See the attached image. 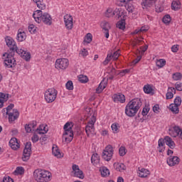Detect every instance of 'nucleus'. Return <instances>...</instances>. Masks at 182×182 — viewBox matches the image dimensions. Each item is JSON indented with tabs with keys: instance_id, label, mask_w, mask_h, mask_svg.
I'll return each mask as SVG.
<instances>
[{
	"instance_id": "nucleus-1",
	"label": "nucleus",
	"mask_w": 182,
	"mask_h": 182,
	"mask_svg": "<svg viewBox=\"0 0 182 182\" xmlns=\"http://www.w3.org/2000/svg\"><path fill=\"white\" fill-rule=\"evenodd\" d=\"M11 52L10 53H5L3 56H6V59L4 60V65L6 68H14L15 65H16V61L15 60V58L14 56H15V52L18 53V55H20L22 58L23 56V53H25V50L22 49H18V46L14 45V48H10Z\"/></svg>"
},
{
	"instance_id": "nucleus-2",
	"label": "nucleus",
	"mask_w": 182,
	"mask_h": 182,
	"mask_svg": "<svg viewBox=\"0 0 182 182\" xmlns=\"http://www.w3.org/2000/svg\"><path fill=\"white\" fill-rule=\"evenodd\" d=\"M143 103L139 98L134 99L129 102L125 108V114L129 117H134L139 112Z\"/></svg>"
},
{
	"instance_id": "nucleus-3",
	"label": "nucleus",
	"mask_w": 182,
	"mask_h": 182,
	"mask_svg": "<svg viewBox=\"0 0 182 182\" xmlns=\"http://www.w3.org/2000/svg\"><path fill=\"white\" fill-rule=\"evenodd\" d=\"M33 18L35 19L37 23L43 22L45 25H52V16H50V14L48 13L43 14L41 10H36L34 11L33 14Z\"/></svg>"
},
{
	"instance_id": "nucleus-4",
	"label": "nucleus",
	"mask_w": 182,
	"mask_h": 182,
	"mask_svg": "<svg viewBox=\"0 0 182 182\" xmlns=\"http://www.w3.org/2000/svg\"><path fill=\"white\" fill-rule=\"evenodd\" d=\"M33 176L36 181L38 182H48L50 180V173L48 171L36 169Z\"/></svg>"
},
{
	"instance_id": "nucleus-5",
	"label": "nucleus",
	"mask_w": 182,
	"mask_h": 182,
	"mask_svg": "<svg viewBox=\"0 0 182 182\" xmlns=\"http://www.w3.org/2000/svg\"><path fill=\"white\" fill-rule=\"evenodd\" d=\"M14 104H10L6 108V114H8L9 116V122L10 123H12V122H15L16 120V119H18L19 117V111H18V109H14ZM12 112H10L11 110H12Z\"/></svg>"
},
{
	"instance_id": "nucleus-6",
	"label": "nucleus",
	"mask_w": 182,
	"mask_h": 182,
	"mask_svg": "<svg viewBox=\"0 0 182 182\" xmlns=\"http://www.w3.org/2000/svg\"><path fill=\"white\" fill-rule=\"evenodd\" d=\"M58 90L55 88H48L44 94L45 100L47 103H53L56 100Z\"/></svg>"
},
{
	"instance_id": "nucleus-7",
	"label": "nucleus",
	"mask_w": 182,
	"mask_h": 182,
	"mask_svg": "<svg viewBox=\"0 0 182 182\" xmlns=\"http://www.w3.org/2000/svg\"><path fill=\"white\" fill-rule=\"evenodd\" d=\"M95 123H96V117L92 115L87 125L85 127V132L87 137H89L90 134H95Z\"/></svg>"
},
{
	"instance_id": "nucleus-8",
	"label": "nucleus",
	"mask_w": 182,
	"mask_h": 182,
	"mask_svg": "<svg viewBox=\"0 0 182 182\" xmlns=\"http://www.w3.org/2000/svg\"><path fill=\"white\" fill-rule=\"evenodd\" d=\"M32 144L31 142H26L25 149L23 151L22 160L23 161H28L31 159V154L32 153Z\"/></svg>"
},
{
	"instance_id": "nucleus-9",
	"label": "nucleus",
	"mask_w": 182,
	"mask_h": 182,
	"mask_svg": "<svg viewBox=\"0 0 182 182\" xmlns=\"http://www.w3.org/2000/svg\"><path fill=\"white\" fill-rule=\"evenodd\" d=\"M113 146L112 145L107 146L102 152V159L105 161H110L112 157H113Z\"/></svg>"
},
{
	"instance_id": "nucleus-10",
	"label": "nucleus",
	"mask_w": 182,
	"mask_h": 182,
	"mask_svg": "<svg viewBox=\"0 0 182 182\" xmlns=\"http://www.w3.org/2000/svg\"><path fill=\"white\" fill-rule=\"evenodd\" d=\"M69 66V60L66 58H60L55 61L56 69L65 70Z\"/></svg>"
},
{
	"instance_id": "nucleus-11",
	"label": "nucleus",
	"mask_w": 182,
	"mask_h": 182,
	"mask_svg": "<svg viewBox=\"0 0 182 182\" xmlns=\"http://www.w3.org/2000/svg\"><path fill=\"white\" fill-rule=\"evenodd\" d=\"M73 173V177H77L78 178H80L81 180H83L85 178V174H83V171L80 170L79 168V166L76 164H73L72 166Z\"/></svg>"
},
{
	"instance_id": "nucleus-12",
	"label": "nucleus",
	"mask_w": 182,
	"mask_h": 182,
	"mask_svg": "<svg viewBox=\"0 0 182 182\" xmlns=\"http://www.w3.org/2000/svg\"><path fill=\"white\" fill-rule=\"evenodd\" d=\"M64 22L65 28L70 31L73 28V18L70 14H66L64 16Z\"/></svg>"
},
{
	"instance_id": "nucleus-13",
	"label": "nucleus",
	"mask_w": 182,
	"mask_h": 182,
	"mask_svg": "<svg viewBox=\"0 0 182 182\" xmlns=\"http://www.w3.org/2000/svg\"><path fill=\"white\" fill-rule=\"evenodd\" d=\"M63 140H65V143H70L73 140V131H65L63 135Z\"/></svg>"
},
{
	"instance_id": "nucleus-14",
	"label": "nucleus",
	"mask_w": 182,
	"mask_h": 182,
	"mask_svg": "<svg viewBox=\"0 0 182 182\" xmlns=\"http://www.w3.org/2000/svg\"><path fill=\"white\" fill-rule=\"evenodd\" d=\"M114 15L117 16V18H122V19H126V16H127V13L122 8H117L114 9Z\"/></svg>"
},
{
	"instance_id": "nucleus-15",
	"label": "nucleus",
	"mask_w": 182,
	"mask_h": 182,
	"mask_svg": "<svg viewBox=\"0 0 182 182\" xmlns=\"http://www.w3.org/2000/svg\"><path fill=\"white\" fill-rule=\"evenodd\" d=\"M180 163V158L178 156H173L172 158L167 159V164L170 166V167H173V166H177Z\"/></svg>"
},
{
	"instance_id": "nucleus-16",
	"label": "nucleus",
	"mask_w": 182,
	"mask_h": 182,
	"mask_svg": "<svg viewBox=\"0 0 182 182\" xmlns=\"http://www.w3.org/2000/svg\"><path fill=\"white\" fill-rule=\"evenodd\" d=\"M46 127H41V128H37L36 129V132L38 134H43L42 136H41L40 139L42 140V141H46L48 136H46V135H45L46 133H48V131H46Z\"/></svg>"
},
{
	"instance_id": "nucleus-17",
	"label": "nucleus",
	"mask_w": 182,
	"mask_h": 182,
	"mask_svg": "<svg viewBox=\"0 0 182 182\" xmlns=\"http://www.w3.org/2000/svg\"><path fill=\"white\" fill-rule=\"evenodd\" d=\"M113 100L115 103H124L126 102V97L123 94H115L113 96Z\"/></svg>"
},
{
	"instance_id": "nucleus-18",
	"label": "nucleus",
	"mask_w": 182,
	"mask_h": 182,
	"mask_svg": "<svg viewBox=\"0 0 182 182\" xmlns=\"http://www.w3.org/2000/svg\"><path fill=\"white\" fill-rule=\"evenodd\" d=\"M9 146L13 150H18L21 147V144L18 143L16 138H11L9 141Z\"/></svg>"
},
{
	"instance_id": "nucleus-19",
	"label": "nucleus",
	"mask_w": 182,
	"mask_h": 182,
	"mask_svg": "<svg viewBox=\"0 0 182 182\" xmlns=\"http://www.w3.org/2000/svg\"><path fill=\"white\" fill-rule=\"evenodd\" d=\"M154 5V1L153 0H142L141 6L143 9H149Z\"/></svg>"
},
{
	"instance_id": "nucleus-20",
	"label": "nucleus",
	"mask_w": 182,
	"mask_h": 182,
	"mask_svg": "<svg viewBox=\"0 0 182 182\" xmlns=\"http://www.w3.org/2000/svg\"><path fill=\"white\" fill-rule=\"evenodd\" d=\"M107 86V81H105V79H103L100 83L99 86L96 88V93H102V92L106 89Z\"/></svg>"
},
{
	"instance_id": "nucleus-21",
	"label": "nucleus",
	"mask_w": 182,
	"mask_h": 182,
	"mask_svg": "<svg viewBox=\"0 0 182 182\" xmlns=\"http://www.w3.org/2000/svg\"><path fill=\"white\" fill-rule=\"evenodd\" d=\"M164 140L166 146H168V147H170L171 149H173L176 147V143L174 142V141H173L171 137L166 136H165Z\"/></svg>"
},
{
	"instance_id": "nucleus-22",
	"label": "nucleus",
	"mask_w": 182,
	"mask_h": 182,
	"mask_svg": "<svg viewBox=\"0 0 182 182\" xmlns=\"http://www.w3.org/2000/svg\"><path fill=\"white\" fill-rule=\"evenodd\" d=\"M164 140L166 146H168V147H170L171 149H173L176 147V143L174 142V141H173L171 137L166 136H165Z\"/></svg>"
},
{
	"instance_id": "nucleus-23",
	"label": "nucleus",
	"mask_w": 182,
	"mask_h": 182,
	"mask_svg": "<svg viewBox=\"0 0 182 182\" xmlns=\"http://www.w3.org/2000/svg\"><path fill=\"white\" fill-rule=\"evenodd\" d=\"M164 140L166 146H168V147H170L171 149H173L176 147V143L174 142V141H173L171 137L166 136H165Z\"/></svg>"
},
{
	"instance_id": "nucleus-24",
	"label": "nucleus",
	"mask_w": 182,
	"mask_h": 182,
	"mask_svg": "<svg viewBox=\"0 0 182 182\" xmlns=\"http://www.w3.org/2000/svg\"><path fill=\"white\" fill-rule=\"evenodd\" d=\"M173 93H174V94H173ZM174 95H176V88H174L173 87H169L168 88V92L166 95V100H168L170 99H173Z\"/></svg>"
},
{
	"instance_id": "nucleus-25",
	"label": "nucleus",
	"mask_w": 182,
	"mask_h": 182,
	"mask_svg": "<svg viewBox=\"0 0 182 182\" xmlns=\"http://www.w3.org/2000/svg\"><path fill=\"white\" fill-rule=\"evenodd\" d=\"M16 39L18 42H23V41L26 39V33L19 29L18 31Z\"/></svg>"
},
{
	"instance_id": "nucleus-26",
	"label": "nucleus",
	"mask_w": 182,
	"mask_h": 182,
	"mask_svg": "<svg viewBox=\"0 0 182 182\" xmlns=\"http://www.w3.org/2000/svg\"><path fill=\"white\" fill-rule=\"evenodd\" d=\"M5 41L7 46L9 48V53H10L11 48H14V45H16V43H15V41H14L13 38L9 36H7L5 38Z\"/></svg>"
},
{
	"instance_id": "nucleus-27",
	"label": "nucleus",
	"mask_w": 182,
	"mask_h": 182,
	"mask_svg": "<svg viewBox=\"0 0 182 182\" xmlns=\"http://www.w3.org/2000/svg\"><path fill=\"white\" fill-rule=\"evenodd\" d=\"M114 167L117 171H120L121 173L126 170V165L122 163H114Z\"/></svg>"
},
{
	"instance_id": "nucleus-28",
	"label": "nucleus",
	"mask_w": 182,
	"mask_h": 182,
	"mask_svg": "<svg viewBox=\"0 0 182 182\" xmlns=\"http://www.w3.org/2000/svg\"><path fill=\"white\" fill-rule=\"evenodd\" d=\"M52 153L53 156L58 157V159H60L62 157V154H60V151L59 148L56 145H53L52 148Z\"/></svg>"
},
{
	"instance_id": "nucleus-29",
	"label": "nucleus",
	"mask_w": 182,
	"mask_h": 182,
	"mask_svg": "<svg viewBox=\"0 0 182 182\" xmlns=\"http://www.w3.org/2000/svg\"><path fill=\"white\" fill-rule=\"evenodd\" d=\"M91 163H92L94 166H97V164H99V163H100V156H99V154H92L91 157Z\"/></svg>"
},
{
	"instance_id": "nucleus-30",
	"label": "nucleus",
	"mask_w": 182,
	"mask_h": 182,
	"mask_svg": "<svg viewBox=\"0 0 182 182\" xmlns=\"http://www.w3.org/2000/svg\"><path fill=\"white\" fill-rule=\"evenodd\" d=\"M117 28L122 29V31H124V29H126V18H121L117 23Z\"/></svg>"
},
{
	"instance_id": "nucleus-31",
	"label": "nucleus",
	"mask_w": 182,
	"mask_h": 182,
	"mask_svg": "<svg viewBox=\"0 0 182 182\" xmlns=\"http://www.w3.org/2000/svg\"><path fill=\"white\" fill-rule=\"evenodd\" d=\"M139 176L142 178L147 177V176L150 174V171L146 168H141L139 170Z\"/></svg>"
},
{
	"instance_id": "nucleus-32",
	"label": "nucleus",
	"mask_w": 182,
	"mask_h": 182,
	"mask_svg": "<svg viewBox=\"0 0 182 182\" xmlns=\"http://www.w3.org/2000/svg\"><path fill=\"white\" fill-rule=\"evenodd\" d=\"M100 171L101 173V176L102 177H107L110 175V171L105 166H102L100 168Z\"/></svg>"
},
{
	"instance_id": "nucleus-33",
	"label": "nucleus",
	"mask_w": 182,
	"mask_h": 182,
	"mask_svg": "<svg viewBox=\"0 0 182 182\" xmlns=\"http://www.w3.org/2000/svg\"><path fill=\"white\" fill-rule=\"evenodd\" d=\"M169 109L175 114H178L180 112V109H178V105H176L174 104H171L169 105Z\"/></svg>"
},
{
	"instance_id": "nucleus-34",
	"label": "nucleus",
	"mask_w": 182,
	"mask_h": 182,
	"mask_svg": "<svg viewBox=\"0 0 182 182\" xmlns=\"http://www.w3.org/2000/svg\"><path fill=\"white\" fill-rule=\"evenodd\" d=\"M140 49H141V50L139 49L136 50V53H137V55H140L141 56H143V55H144V52H146V50H147V49H149V46L145 45L144 47L141 46Z\"/></svg>"
},
{
	"instance_id": "nucleus-35",
	"label": "nucleus",
	"mask_w": 182,
	"mask_h": 182,
	"mask_svg": "<svg viewBox=\"0 0 182 182\" xmlns=\"http://www.w3.org/2000/svg\"><path fill=\"white\" fill-rule=\"evenodd\" d=\"M78 80L80 83H87L89 82V78L86 75H80L78 76Z\"/></svg>"
},
{
	"instance_id": "nucleus-36",
	"label": "nucleus",
	"mask_w": 182,
	"mask_h": 182,
	"mask_svg": "<svg viewBox=\"0 0 182 182\" xmlns=\"http://www.w3.org/2000/svg\"><path fill=\"white\" fill-rule=\"evenodd\" d=\"M112 59H113V55L112 54V53H109L107 54L105 60L103 61L102 65H104V66L109 65V62H110Z\"/></svg>"
},
{
	"instance_id": "nucleus-37",
	"label": "nucleus",
	"mask_w": 182,
	"mask_h": 182,
	"mask_svg": "<svg viewBox=\"0 0 182 182\" xmlns=\"http://www.w3.org/2000/svg\"><path fill=\"white\" fill-rule=\"evenodd\" d=\"M105 16L107 18H112V16H114V10L113 9L108 8L105 12Z\"/></svg>"
},
{
	"instance_id": "nucleus-38",
	"label": "nucleus",
	"mask_w": 182,
	"mask_h": 182,
	"mask_svg": "<svg viewBox=\"0 0 182 182\" xmlns=\"http://www.w3.org/2000/svg\"><path fill=\"white\" fill-rule=\"evenodd\" d=\"M171 8L173 11H178L181 6L180 5V1H173L171 4Z\"/></svg>"
},
{
	"instance_id": "nucleus-39",
	"label": "nucleus",
	"mask_w": 182,
	"mask_h": 182,
	"mask_svg": "<svg viewBox=\"0 0 182 182\" xmlns=\"http://www.w3.org/2000/svg\"><path fill=\"white\" fill-rule=\"evenodd\" d=\"M173 131L175 132V134H171V137H176L180 134V132L182 131L181 128H180V127L178 126L173 127Z\"/></svg>"
},
{
	"instance_id": "nucleus-40",
	"label": "nucleus",
	"mask_w": 182,
	"mask_h": 182,
	"mask_svg": "<svg viewBox=\"0 0 182 182\" xmlns=\"http://www.w3.org/2000/svg\"><path fill=\"white\" fill-rule=\"evenodd\" d=\"M144 93H146L147 95H150V93H151V92H153V88L151 87V86L149 84H147L146 85H144Z\"/></svg>"
},
{
	"instance_id": "nucleus-41",
	"label": "nucleus",
	"mask_w": 182,
	"mask_h": 182,
	"mask_svg": "<svg viewBox=\"0 0 182 182\" xmlns=\"http://www.w3.org/2000/svg\"><path fill=\"white\" fill-rule=\"evenodd\" d=\"M101 26H102L103 31H109V29H110V24L107 21H103L101 23Z\"/></svg>"
},
{
	"instance_id": "nucleus-42",
	"label": "nucleus",
	"mask_w": 182,
	"mask_h": 182,
	"mask_svg": "<svg viewBox=\"0 0 182 182\" xmlns=\"http://www.w3.org/2000/svg\"><path fill=\"white\" fill-rule=\"evenodd\" d=\"M92 39H93V36H92V33H88L85 37L84 42H86L87 43H90Z\"/></svg>"
},
{
	"instance_id": "nucleus-43",
	"label": "nucleus",
	"mask_w": 182,
	"mask_h": 182,
	"mask_svg": "<svg viewBox=\"0 0 182 182\" xmlns=\"http://www.w3.org/2000/svg\"><path fill=\"white\" fill-rule=\"evenodd\" d=\"M156 66L158 68H164V66H166V60L164 59H160L156 61Z\"/></svg>"
},
{
	"instance_id": "nucleus-44",
	"label": "nucleus",
	"mask_w": 182,
	"mask_h": 182,
	"mask_svg": "<svg viewBox=\"0 0 182 182\" xmlns=\"http://www.w3.org/2000/svg\"><path fill=\"white\" fill-rule=\"evenodd\" d=\"M111 127L113 133H119V129H120V127H119L118 123L112 124Z\"/></svg>"
},
{
	"instance_id": "nucleus-45",
	"label": "nucleus",
	"mask_w": 182,
	"mask_h": 182,
	"mask_svg": "<svg viewBox=\"0 0 182 182\" xmlns=\"http://www.w3.org/2000/svg\"><path fill=\"white\" fill-rule=\"evenodd\" d=\"M73 127V124H72V122H67L65 125H64V130L65 132H66V130H70V132H73L72 130V128Z\"/></svg>"
},
{
	"instance_id": "nucleus-46",
	"label": "nucleus",
	"mask_w": 182,
	"mask_h": 182,
	"mask_svg": "<svg viewBox=\"0 0 182 182\" xmlns=\"http://www.w3.org/2000/svg\"><path fill=\"white\" fill-rule=\"evenodd\" d=\"M162 21L164 22V23H169L170 22H171V17L169 14H166L162 18Z\"/></svg>"
},
{
	"instance_id": "nucleus-47",
	"label": "nucleus",
	"mask_w": 182,
	"mask_h": 182,
	"mask_svg": "<svg viewBox=\"0 0 182 182\" xmlns=\"http://www.w3.org/2000/svg\"><path fill=\"white\" fill-rule=\"evenodd\" d=\"M172 77L174 80H181L182 75L180 73H176L173 74Z\"/></svg>"
},
{
	"instance_id": "nucleus-48",
	"label": "nucleus",
	"mask_w": 182,
	"mask_h": 182,
	"mask_svg": "<svg viewBox=\"0 0 182 182\" xmlns=\"http://www.w3.org/2000/svg\"><path fill=\"white\" fill-rule=\"evenodd\" d=\"M37 6L39 9H42V10L46 9V4L43 1V0H41V1H39L38 4H37Z\"/></svg>"
},
{
	"instance_id": "nucleus-49",
	"label": "nucleus",
	"mask_w": 182,
	"mask_h": 182,
	"mask_svg": "<svg viewBox=\"0 0 182 182\" xmlns=\"http://www.w3.org/2000/svg\"><path fill=\"white\" fill-rule=\"evenodd\" d=\"M65 87L68 89V90H73V82L72 80L68 81V82L65 84Z\"/></svg>"
},
{
	"instance_id": "nucleus-50",
	"label": "nucleus",
	"mask_w": 182,
	"mask_h": 182,
	"mask_svg": "<svg viewBox=\"0 0 182 182\" xmlns=\"http://www.w3.org/2000/svg\"><path fill=\"white\" fill-rule=\"evenodd\" d=\"M143 43V41L139 39V37H136L134 41H132L133 46H137V45H141Z\"/></svg>"
},
{
	"instance_id": "nucleus-51",
	"label": "nucleus",
	"mask_w": 182,
	"mask_h": 182,
	"mask_svg": "<svg viewBox=\"0 0 182 182\" xmlns=\"http://www.w3.org/2000/svg\"><path fill=\"white\" fill-rule=\"evenodd\" d=\"M14 173H16L17 174L22 175V174H23V173H25V169L22 166H21V167L18 166L16 168Z\"/></svg>"
},
{
	"instance_id": "nucleus-52",
	"label": "nucleus",
	"mask_w": 182,
	"mask_h": 182,
	"mask_svg": "<svg viewBox=\"0 0 182 182\" xmlns=\"http://www.w3.org/2000/svg\"><path fill=\"white\" fill-rule=\"evenodd\" d=\"M0 99L1 100H4V102H6V100H8V99H9V94H4L2 92H0Z\"/></svg>"
},
{
	"instance_id": "nucleus-53",
	"label": "nucleus",
	"mask_w": 182,
	"mask_h": 182,
	"mask_svg": "<svg viewBox=\"0 0 182 182\" xmlns=\"http://www.w3.org/2000/svg\"><path fill=\"white\" fill-rule=\"evenodd\" d=\"M21 58L25 59L26 62H28V60H31V53H26V51H25V53L23 54Z\"/></svg>"
},
{
	"instance_id": "nucleus-54",
	"label": "nucleus",
	"mask_w": 182,
	"mask_h": 182,
	"mask_svg": "<svg viewBox=\"0 0 182 182\" xmlns=\"http://www.w3.org/2000/svg\"><path fill=\"white\" fill-rule=\"evenodd\" d=\"M173 105L176 106H181V97L180 96L175 98Z\"/></svg>"
},
{
	"instance_id": "nucleus-55",
	"label": "nucleus",
	"mask_w": 182,
	"mask_h": 182,
	"mask_svg": "<svg viewBox=\"0 0 182 182\" xmlns=\"http://www.w3.org/2000/svg\"><path fill=\"white\" fill-rule=\"evenodd\" d=\"M28 31L31 33H36V28L33 24H31L28 26Z\"/></svg>"
},
{
	"instance_id": "nucleus-56",
	"label": "nucleus",
	"mask_w": 182,
	"mask_h": 182,
	"mask_svg": "<svg viewBox=\"0 0 182 182\" xmlns=\"http://www.w3.org/2000/svg\"><path fill=\"white\" fill-rule=\"evenodd\" d=\"M119 156H124L126 155V148L124 146H121L119 150Z\"/></svg>"
},
{
	"instance_id": "nucleus-57",
	"label": "nucleus",
	"mask_w": 182,
	"mask_h": 182,
	"mask_svg": "<svg viewBox=\"0 0 182 182\" xmlns=\"http://www.w3.org/2000/svg\"><path fill=\"white\" fill-rule=\"evenodd\" d=\"M175 87L178 92H182V82H176L175 84Z\"/></svg>"
},
{
	"instance_id": "nucleus-58",
	"label": "nucleus",
	"mask_w": 182,
	"mask_h": 182,
	"mask_svg": "<svg viewBox=\"0 0 182 182\" xmlns=\"http://www.w3.org/2000/svg\"><path fill=\"white\" fill-rule=\"evenodd\" d=\"M25 130H26V133H31V132H33V129H32V127L31 126L30 124H26Z\"/></svg>"
},
{
	"instance_id": "nucleus-59",
	"label": "nucleus",
	"mask_w": 182,
	"mask_h": 182,
	"mask_svg": "<svg viewBox=\"0 0 182 182\" xmlns=\"http://www.w3.org/2000/svg\"><path fill=\"white\" fill-rule=\"evenodd\" d=\"M119 56H120V53L119 50L115 51L112 55V58L114 60H117L119 59Z\"/></svg>"
},
{
	"instance_id": "nucleus-60",
	"label": "nucleus",
	"mask_w": 182,
	"mask_h": 182,
	"mask_svg": "<svg viewBox=\"0 0 182 182\" xmlns=\"http://www.w3.org/2000/svg\"><path fill=\"white\" fill-rule=\"evenodd\" d=\"M80 56H83V58H85V56H87V55H89V53L87 52V50L85 48H83L80 52Z\"/></svg>"
},
{
	"instance_id": "nucleus-61",
	"label": "nucleus",
	"mask_w": 182,
	"mask_h": 182,
	"mask_svg": "<svg viewBox=\"0 0 182 182\" xmlns=\"http://www.w3.org/2000/svg\"><path fill=\"white\" fill-rule=\"evenodd\" d=\"M158 143H159V147H163L166 146V141H164V139H160Z\"/></svg>"
},
{
	"instance_id": "nucleus-62",
	"label": "nucleus",
	"mask_w": 182,
	"mask_h": 182,
	"mask_svg": "<svg viewBox=\"0 0 182 182\" xmlns=\"http://www.w3.org/2000/svg\"><path fill=\"white\" fill-rule=\"evenodd\" d=\"M31 140L33 143H36L39 140V136H38L36 134H34L33 137L31 138Z\"/></svg>"
},
{
	"instance_id": "nucleus-63",
	"label": "nucleus",
	"mask_w": 182,
	"mask_h": 182,
	"mask_svg": "<svg viewBox=\"0 0 182 182\" xmlns=\"http://www.w3.org/2000/svg\"><path fill=\"white\" fill-rule=\"evenodd\" d=\"M171 50H172V52H173L174 53L178 52V45L173 46L171 47Z\"/></svg>"
},
{
	"instance_id": "nucleus-64",
	"label": "nucleus",
	"mask_w": 182,
	"mask_h": 182,
	"mask_svg": "<svg viewBox=\"0 0 182 182\" xmlns=\"http://www.w3.org/2000/svg\"><path fill=\"white\" fill-rule=\"evenodd\" d=\"M3 182H14V179H12L11 177H4L3 178Z\"/></svg>"
}]
</instances>
